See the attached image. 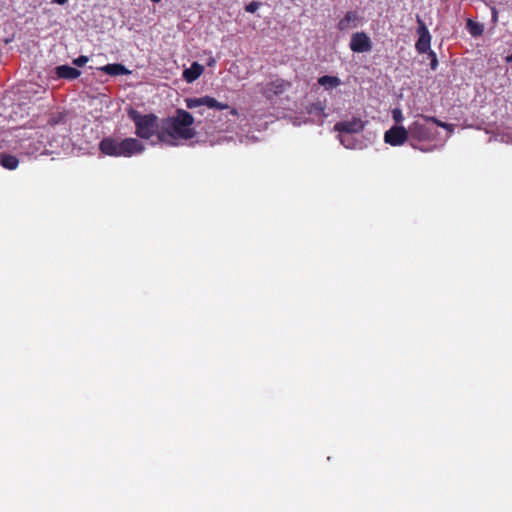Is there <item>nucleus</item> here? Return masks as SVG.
Here are the masks:
<instances>
[{"label":"nucleus","instance_id":"nucleus-1","mask_svg":"<svg viewBox=\"0 0 512 512\" xmlns=\"http://www.w3.org/2000/svg\"><path fill=\"white\" fill-rule=\"evenodd\" d=\"M194 123L192 114L177 109L174 117H169L163 123L161 130L157 133V142L169 146H177L179 140H189L196 135L191 127Z\"/></svg>","mask_w":512,"mask_h":512},{"label":"nucleus","instance_id":"nucleus-2","mask_svg":"<svg viewBox=\"0 0 512 512\" xmlns=\"http://www.w3.org/2000/svg\"><path fill=\"white\" fill-rule=\"evenodd\" d=\"M100 151L113 157H132L144 152V144L136 138H125L122 140L106 137L99 143Z\"/></svg>","mask_w":512,"mask_h":512},{"label":"nucleus","instance_id":"nucleus-3","mask_svg":"<svg viewBox=\"0 0 512 512\" xmlns=\"http://www.w3.org/2000/svg\"><path fill=\"white\" fill-rule=\"evenodd\" d=\"M129 118L135 124V134L142 139L151 138L158 130L157 117L154 114L142 115L135 109L128 111Z\"/></svg>","mask_w":512,"mask_h":512},{"label":"nucleus","instance_id":"nucleus-4","mask_svg":"<svg viewBox=\"0 0 512 512\" xmlns=\"http://www.w3.org/2000/svg\"><path fill=\"white\" fill-rule=\"evenodd\" d=\"M186 107L188 109H198L197 113L200 115L204 114V107H207L209 109H217V110H228L229 109V116L232 117V119H229V121H235L236 118H238L239 113L236 109L230 108L228 104L218 102L215 98L210 96H203L200 98H187L185 99Z\"/></svg>","mask_w":512,"mask_h":512},{"label":"nucleus","instance_id":"nucleus-5","mask_svg":"<svg viewBox=\"0 0 512 512\" xmlns=\"http://www.w3.org/2000/svg\"><path fill=\"white\" fill-rule=\"evenodd\" d=\"M409 131V144L414 149H419L422 152H430L432 148H424L418 145L419 142L428 141L433 138V131L426 125L419 121H415L408 127Z\"/></svg>","mask_w":512,"mask_h":512},{"label":"nucleus","instance_id":"nucleus-6","mask_svg":"<svg viewBox=\"0 0 512 512\" xmlns=\"http://www.w3.org/2000/svg\"><path fill=\"white\" fill-rule=\"evenodd\" d=\"M416 21L418 24L416 32L419 37L415 43V49L419 54H424L431 50L432 36L419 15L416 16Z\"/></svg>","mask_w":512,"mask_h":512},{"label":"nucleus","instance_id":"nucleus-7","mask_svg":"<svg viewBox=\"0 0 512 512\" xmlns=\"http://www.w3.org/2000/svg\"><path fill=\"white\" fill-rule=\"evenodd\" d=\"M384 141L391 146H401L409 141V131L404 126L394 125L385 132Z\"/></svg>","mask_w":512,"mask_h":512},{"label":"nucleus","instance_id":"nucleus-8","mask_svg":"<svg viewBox=\"0 0 512 512\" xmlns=\"http://www.w3.org/2000/svg\"><path fill=\"white\" fill-rule=\"evenodd\" d=\"M290 86L291 84L289 82L278 78L263 85L260 92L265 98L272 99L275 96L283 94Z\"/></svg>","mask_w":512,"mask_h":512},{"label":"nucleus","instance_id":"nucleus-9","mask_svg":"<svg viewBox=\"0 0 512 512\" xmlns=\"http://www.w3.org/2000/svg\"><path fill=\"white\" fill-rule=\"evenodd\" d=\"M349 47L355 53H366L372 50V42L365 32H356L351 36Z\"/></svg>","mask_w":512,"mask_h":512},{"label":"nucleus","instance_id":"nucleus-10","mask_svg":"<svg viewBox=\"0 0 512 512\" xmlns=\"http://www.w3.org/2000/svg\"><path fill=\"white\" fill-rule=\"evenodd\" d=\"M365 127V122L360 118L354 117L351 120L340 121L334 125V130L340 134H354L361 132Z\"/></svg>","mask_w":512,"mask_h":512},{"label":"nucleus","instance_id":"nucleus-11","mask_svg":"<svg viewBox=\"0 0 512 512\" xmlns=\"http://www.w3.org/2000/svg\"><path fill=\"white\" fill-rule=\"evenodd\" d=\"M45 129L48 132L57 130L62 133L68 132L65 115L61 112L53 113L49 116Z\"/></svg>","mask_w":512,"mask_h":512},{"label":"nucleus","instance_id":"nucleus-12","mask_svg":"<svg viewBox=\"0 0 512 512\" xmlns=\"http://www.w3.org/2000/svg\"><path fill=\"white\" fill-rule=\"evenodd\" d=\"M360 17L356 11H348L345 16L338 22V29L340 31H347L358 27Z\"/></svg>","mask_w":512,"mask_h":512},{"label":"nucleus","instance_id":"nucleus-13","mask_svg":"<svg viewBox=\"0 0 512 512\" xmlns=\"http://www.w3.org/2000/svg\"><path fill=\"white\" fill-rule=\"evenodd\" d=\"M204 71V67L198 62H193L191 66L183 71V78L187 83H192L198 79Z\"/></svg>","mask_w":512,"mask_h":512},{"label":"nucleus","instance_id":"nucleus-14","mask_svg":"<svg viewBox=\"0 0 512 512\" xmlns=\"http://www.w3.org/2000/svg\"><path fill=\"white\" fill-rule=\"evenodd\" d=\"M55 72L58 78L73 80L81 75V72L69 65H60L55 68Z\"/></svg>","mask_w":512,"mask_h":512},{"label":"nucleus","instance_id":"nucleus-15","mask_svg":"<svg viewBox=\"0 0 512 512\" xmlns=\"http://www.w3.org/2000/svg\"><path fill=\"white\" fill-rule=\"evenodd\" d=\"M100 70L111 76L129 75L131 73L130 70L120 63L107 64L102 66Z\"/></svg>","mask_w":512,"mask_h":512},{"label":"nucleus","instance_id":"nucleus-16","mask_svg":"<svg viewBox=\"0 0 512 512\" xmlns=\"http://www.w3.org/2000/svg\"><path fill=\"white\" fill-rule=\"evenodd\" d=\"M318 84L326 90H331L341 85V79L337 76L324 75L318 78Z\"/></svg>","mask_w":512,"mask_h":512},{"label":"nucleus","instance_id":"nucleus-17","mask_svg":"<svg viewBox=\"0 0 512 512\" xmlns=\"http://www.w3.org/2000/svg\"><path fill=\"white\" fill-rule=\"evenodd\" d=\"M0 165L8 170H15L19 165V160L16 156L7 154V153H1L0 154Z\"/></svg>","mask_w":512,"mask_h":512},{"label":"nucleus","instance_id":"nucleus-18","mask_svg":"<svg viewBox=\"0 0 512 512\" xmlns=\"http://www.w3.org/2000/svg\"><path fill=\"white\" fill-rule=\"evenodd\" d=\"M341 144L347 149H362V143L354 139L350 134L339 135Z\"/></svg>","mask_w":512,"mask_h":512},{"label":"nucleus","instance_id":"nucleus-19","mask_svg":"<svg viewBox=\"0 0 512 512\" xmlns=\"http://www.w3.org/2000/svg\"><path fill=\"white\" fill-rule=\"evenodd\" d=\"M307 112L308 114L317 115V116H323L325 117V105L321 101H317L315 103L310 104L307 106Z\"/></svg>","mask_w":512,"mask_h":512},{"label":"nucleus","instance_id":"nucleus-20","mask_svg":"<svg viewBox=\"0 0 512 512\" xmlns=\"http://www.w3.org/2000/svg\"><path fill=\"white\" fill-rule=\"evenodd\" d=\"M467 28L472 36H480L483 33V25L470 19L467 21Z\"/></svg>","mask_w":512,"mask_h":512},{"label":"nucleus","instance_id":"nucleus-21","mask_svg":"<svg viewBox=\"0 0 512 512\" xmlns=\"http://www.w3.org/2000/svg\"><path fill=\"white\" fill-rule=\"evenodd\" d=\"M422 117L425 121H431V122L435 123L437 126L447 129L449 132L453 131V126L451 124L442 122L432 116H422Z\"/></svg>","mask_w":512,"mask_h":512},{"label":"nucleus","instance_id":"nucleus-22","mask_svg":"<svg viewBox=\"0 0 512 512\" xmlns=\"http://www.w3.org/2000/svg\"><path fill=\"white\" fill-rule=\"evenodd\" d=\"M426 53L428 54V57L430 59V67H431V69L432 70H436L437 67H438V59H437L436 53L433 50H429Z\"/></svg>","mask_w":512,"mask_h":512},{"label":"nucleus","instance_id":"nucleus-23","mask_svg":"<svg viewBox=\"0 0 512 512\" xmlns=\"http://www.w3.org/2000/svg\"><path fill=\"white\" fill-rule=\"evenodd\" d=\"M392 117L396 123H401L404 120L403 113L399 108L393 109Z\"/></svg>","mask_w":512,"mask_h":512},{"label":"nucleus","instance_id":"nucleus-24","mask_svg":"<svg viewBox=\"0 0 512 512\" xmlns=\"http://www.w3.org/2000/svg\"><path fill=\"white\" fill-rule=\"evenodd\" d=\"M88 60L87 56L81 55L73 60V64L78 67H82L88 62Z\"/></svg>","mask_w":512,"mask_h":512},{"label":"nucleus","instance_id":"nucleus-25","mask_svg":"<svg viewBox=\"0 0 512 512\" xmlns=\"http://www.w3.org/2000/svg\"><path fill=\"white\" fill-rule=\"evenodd\" d=\"M259 6H260L259 2L252 1L248 5H246L245 10L249 13H254L258 10Z\"/></svg>","mask_w":512,"mask_h":512},{"label":"nucleus","instance_id":"nucleus-26","mask_svg":"<svg viewBox=\"0 0 512 512\" xmlns=\"http://www.w3.org/2000/svg\"><path fill=\"white\" fill-rule=\"evenodd\" d=\"M497 17H498V13H497L496 8H492V21L496 22L497 21Z\"/></svg>","mask_w":512,"mask_h":512},{"label":"nucleus","instance_id":"nucleus-27","mask_svg":"<svg viewBox=\"0 0 512 512\" xmlns=\"http://www.w3.org/2000/svg\"><path fill=\"white\" fill-rule=\"evenodd\" d=\"M68 2V0H53V3H56L58 5H64Z\"/></svg>","mask_w":512,"mask_h":512},{"label":"nucleus","instance_id":"nucleus-28","mask_svg":"<svg viewBox=\"0 0 512 512\" xmlns=\"http://www.w3.org/2000/svg\"><path fill=\"white\" fill-rule=\"evenodd\" d=\"M505 60L507 63H512V53L508 55Z\"/></svg>","mask_w":512,"mask_h":512},{"label":"nucleus","instance_id":"nucleus-29","mask_svg":"<svg viewBox=\"0 0 512 512\" xmlns=\"http://www.w3.org/2000/svg\"><path fill=\"white\" fill-rule=\"evenodd\" d=\"M214 62H215L214 59H212L211 61L208 62V65L212 66L214 64Z\"/></svg>","mask_w":512,"mask_h":512},{"label":"nucleus","instance_id":"nucleus-30","mask_svg":"<svg viewBox=\"0 0 512 512\" xmlns=\"http://www.w3.org/2000/svg\"><path fill=\"white\" fill-rule=\"evenodd\" d=\"M53 142H57V140H56V139H53V140L49 141V143H50V145H51V146L53 145Z\"/></svg>","mask_w":512,"mask_h":512},{"label":"nucleus","instance_id":"nucleus-31","mask_svg":"<svg viewBox=\"0 0 512 512\" xmlns=\"http://www.w3.org/2000/svg\"><path fill=\"white\" fill-rule=\"evenodd\" d=\"M153 3H159L161 0H151Z\"/></svg>","mask_w":512,"mask_h":512}]
</instances>
